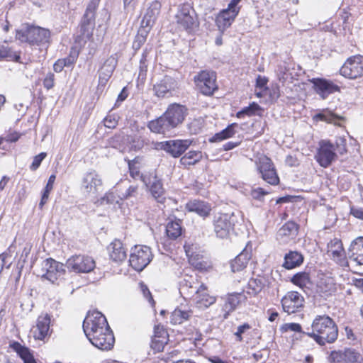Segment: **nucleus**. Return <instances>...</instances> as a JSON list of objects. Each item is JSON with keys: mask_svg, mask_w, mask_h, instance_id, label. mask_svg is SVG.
Returning <instances> with one entry per match:
<instances>
[{"mask_svg": "<svg viewBox=\"0 0 363 363\" xmlns=\"http://www.w3.org/2000/svg\"><path fill=\"white\" fill-rule=\"evenodd\" d=\"M147 144L146 139L140 135H135L132 140L131 147L135 150L142 149Z\"/></svg>", "mask_w": 363, "mask_h": 363, "instance_id": "52", "label": "nucleus"}, {"mask_svg": "<svg viewBox=\"0 0 363 363\" xmlns=\"http://www.w3.org/2000/svg\"><path fill=\"white\" fill-rule=\"evenodd\" d=\"M43 269L45 271L43 277L54 283L58 277L64 274L65 270L63 264L52 258L47 259L43 264Z\"/></svg>", "mask_w": 363, "mask_h": 363, "instance_id": "19", "label": "nucleus"}, {"mask_svg": "<svg viewBox=\"0 0 363 363\" xmlns=\"http://www.w3.org/2000/svg\"><path fill=\"white\" fill-rule=\"evenodd\" d=\"M196 87L206 96L212 95L218 89L216 74L213 71L202 70L194 77Z\"/></svg>", "mask_w": 363, "mask_h": 363, "instance_id": "9", "label": "nucleus"}, {"mask_svg": "<svg viewBox=\"0 0 363 363\" xmlns=\"http://www.w3.org/2000/svg\"><path fill=\"white\" fill-rule=\"evenodd\" d=\"M95 25V13L85 11L81 22V31L83 35H89Z\"/></svg>", "mask_w": 363, "mask_h": 363, "instance_id": "39", "label": "nucleus"}, {"mask_svg": "<svg viewBox=\"0 0 363 363\" xmlns=\"http://www.w3.org/2000/svg\"><path fill=\"white\" fill-rule=\"evenodd\" d=\"M328 361L329 363H363V355L354 348L331 351Z\"/></svg>", "mask_w": 363, "mask_h": 363, "instance_id": "11", "label": "nucleus"}, {"mask_svg": "<svg viewBox=\"0 0 363 363\" xmlns=\"http://www.w3.org/2000/svg\"><path fill=\"white\" fill-rule=\"evenodd\" d=\"M246 296L242 293H235L230 294L223 305V311H224L223 318H228L230 313L235 311L238 306L245 301Z\"/></svg>", "mask_w": 363, "mask_h": 363, "instance_id": "28", "label": "nucleus"}, {"mask_svg": "<svg viewBox=\"0 0 363 363\" xmlns=\"http://www.w3.org/2000/svg\"><path fill=\"white\" fill-rule=\"evenodd\" d=\"M340 74L349 79H357L363 76V56L354 55L349 57L340 69Z\"/></svg>", "mask_w": 363, "mask_h": 363, "instance_id": "13", "label": "nucleus"}, {"mask_svg": "<svg viewBox=\"0 0 363 363\" xmlns=\"http://www.w3.org/2000/svg\"><path fill=\"white\" fill-rule=\"evenodd\" d=\"M128 179L121 180L114 186L117 197L120 200H126L136 197L138 194V186L131 185Z\"/></svg>", "mask_w": 363, "mask_h": 363, "instance_id": "21", "label": "nucleus"}, {"mask_svg": "<svg viewBox=\"0 0 363 363\" xmlns=\"http://www.w3.org/2000/svg\"><path fill=\"white\" fill-rule=\"evenodd\" d=\"M178 88L177 82L170 76H164L154 85L155 94L159 98L170 97Z\"/></svg>", "mask_w": 363, "mask_h": 363, "instance_id": "17", "label": "nucleus"}, {"mask_svg": "<svg viewBox=\"0 0 363 363\" xmlns=\"http://www.w3.org/2000/svg\"><path fill=\"white\" fill-rule=\"evenodd\" d=\"M238 13V11L233 10L228 6L220 11L216 18V23L218 30L222 33L224 32L231 26Z\"/></svg>", "mask_w": 363, "mask_h": 363, "instance_id": "24", "label": "nucleus"}, {"mask_svg": "<svg viewBox=\"0 0 363 363\" xmlns=\"http://www.w3.org/2000/svg\"><path fill=\"white\" fill-rule=\"evenodd\" d=\"M50 323L51 319L49 314L43 313L39 315L36 325L33 329V337L35 340H44L50 336Z\"/></svg>", "mask_w": 363, "mask_h": 363, "instance_id": "20", "label": "nucleus"}, {"mask_svg": "<svg viewBox=\"0 0 363 363\" xmlns=\"http://www.w3.org/2000/svg\"><path fill=\"white\" fill-rule=\"evenodd\" d=\"M20 55V51L17 52L7 45H0V62L6 60L23 63Z\"/></svg>", "mask_w": 363, "mask_h": 363, "instance_id": "36", "label": "nucleus"}, {"mask_svg": "<svg viewBox=\"0 0 363 363\" xmlns=\"http://www.w3.org/2000/svg\"><path fill=\"white\" fill-rule=\"evenodd\" d=\"M152 258V254L149 247L136 245L132 250L129 262L135 270L140 272L150 262Z\"/></svg>", "mask_w": 363, "mask_h": 363, "instance_id": "10", "label": "nucleus"}, {"mask_svg": "<svg viewBox=\"0 0 363 363\" xmlns=\"http://www.w3.org/2000/svg\"><path fill=\"white\" fill-rule=\"evenodd\" d=\"M298 232V225L294 221L286 223L278 230L277 239L283 244H286L294 240Z\"/></svg>", "mask_w": 363, "mask_h": 363, "instance_id": "23", "label": "nucleus"}, {"mask_svg": "<svg viewBox=\"0 0 363 363\" xmlns=\"http://www.w3.org/2000/svg\"><path fill=\"white\" fill-rule=\"evenodd\" d=\"M318 286L320 292L326 296L333 294L337 290L336 284L331 278L320 280Z\"/></svg>", "mask_w": 363, "mask_h": 363, "instance_id": "43", "label": "nucleus"}, {"mask_svg": "<svg viewBox=\"0 0 363 363\" xmlns=\"http://www.w3.org/2000/svg\"><path fill=\"white\" fill-rule=\"evenodd\" d=\"M350 214L354 218L363 220V208L352 206L350 207Z\"/></svg>", "mask_w": 363, "mask_h": 363, "instance_id": "61", "label": "nucleus"}, {"mask_svg": "<svg viewBox=\"0 0 363 363\" xmlns=\"http://www.w3.org/2000/svg\"><path fill=\"white\" fill-rule=\"evenodd\" d=\"M148 52L147 49H145L142 55V57L140 60V66H139V76L142 80L146 78L147 71V56Z\"/></svg>", "mask_w": 363, "mask_h": 363, "instance_id": "49", "label": "nucleus"}, {"mask_svg": "<svg viewBox=\"0 0 363 363\" xmlns=\"http://www.w3.org/2000/svg\"><path fill=\"white\" fill-rule=\"evenodd\" d=\"M313 119L316 121H325L328 123H333L335 125H340L339 121L342 120L343 118L340 117L330 111L323 110L320 113L315 114Z\"/></svg>", "mask_w": 363, "mask_h": 363, "instance_id": "41", "label": "nucleus"}, {"mask_svg": "<svg viewBox=\"0 0 363 363\" xmlns=\"http://www.w3.org/2000/svg\"><path fill=\"white\" fill-rule=\"evenodd\" d=\"M312 82L316 92L325 99L328 94L339 90V87L333 82L323 79H313Z\"/></svg>", "mask_w": 363, "mask_h": 363, "instance_id": "31", "label": "nucleus"}, {"mask_svg": "<svg viewBox=\"0 0 363 363\" xmlns=\"http://www.w3.org/2000/svg\"><path fill=\"white\" fill-rule=\"evenodd\" d=\"M281 305L286 313H294L303 308L304 298L297 291H289L282 298Z\"/></svg>", "mask_w": 363, "mask_h": 363, "instance_id": "16", "label": "nucleus"}, {"mask_svg": "<svg viewBox=\"0 0 363 363\" xmlns=\"http://www.w3.org/2000/svg\"><path fill=\"white\" fill-rule=\"evenodd\" d=\"M116 193L115 191H109L106 193L101 199V203H103L104 201H106L107 203H118V200L116 199V197L115 196L114 194Z\"/></svg>", "mask_w": 363, "mask_h": 363, "instance_id": "60", "label": "nucleus"}, {"mask_svg": "<svg viewBox=\"0 0 363 363\" xmlns=\"http://www.w3.org/2000/svg\"><path fill=\"white\" fill-rule=\"evenodd\" d=\"M192 315L191 311H183L176 308L171 314V323L174 325L182 324Z\"/></svg>", "mask_w": 363, "mask_h": 363, "instance_id": "42", "label": "nucleus"}, {"mask_svg": "<svg viewBox=\"0 0 363 363\" xmlns=\"http://www.w3.org/2000/svg\"><path fill=\"white\" fill-rule=\"evenodd\" d=\"M248 285L249 287L252 289L254 294L259 293L262 289V283L260 280L250 279Z\"/></svg>", "mask_w": 363, "mask_h": 363, "instance_id": "59", "label": "nucleus"}, {"mask_svg": "<svg viewBox=\"0 0 363 363\" xmlns=\"http://www.w3.org/2000/svg\"><path fill=\"white\" fill-rule=\"evenodd\" d=\"M103 186L101 175L94 169L86 172L81 180V190L88 196L96 197Z\"/></svg>", "mask_w": 363, "mask_h": 363, "instance_id": "5", "label": "nucleus"}, {"mask_svg": "<svg viewBox=\"0 0 363 363\" xmlns=\"http://www.w3.org/2000/svg\"><path fill=\"white\" fill-rule=\"evenodd\" d=\"M335 145L328 140H321L319 143L318 152L315 156L318 164L326 168L335 160Z\"/></svg>", "mask_w": 363, "mask_h": 363, "instance_id": "14", "label": "nucleus"}, {"mask_svg": "<svg viewBox=\"0 0 363 363\" xmlns=\"http://www.w3.org/2000/svg\"><path fill=\"white\" fill-rule=\"evenodd\" d=\"M251 325L248 323H244L243 325H239L237 328V331L234 333L235 336L236 337V340L238 342H242V334L245 333L247 330L251 329Z\"/></svg>", "mask_w": 363, "mask_h": 363, "instance_id": "54", "label": "nucleus"}, {"mask_svg": "<svg viewBox=\"0 0 363 363\" xmlns=\"http://www.w3.org/2000/svg\"><path fill=\"white\" fill-rule=\"evenodd\" d=\"M140 290L143 292L144 296L148 300L149 303L152 305V306H154L155 304V301L153 300V298L152 296V294L147 288V286L144 284L143 283H140Z\"/></svg>", "mask_w": 363, "mask_h": 363, "instance_id": "58", "label": "nucleus"}, {"mask_svg": "<svg viewBox=\"0 0 363 363\" xmlns=\"http://www.w3.org/2000/svg\"><path fill=\"white\" fill-rule=\"evenodd\" d=\"M327 255L342 267L347 264L342 241L338 238H334L328 243Z\"/></svg>", "mask_w": 363, "mask_h": 363, "instance_id": "18", "label": "nucleus"}, {"mask_svg": "<svg viewBox=\"0 0 363 363\" xmlns=\"http://www.w3.org/2000/svg\"><path fill=\"white\" fill-rule=\"evenodd\" d=\"M9 347L16 352L24 363H37L30 350L17 341H11Z\"/></svg>", "mask_w": 363, "mask_h": 363, "instance_id": "32", "label": "nucleus"}, {"mask_svg": "<svg viewBox=\"0 0 363 363\" xmlns=\"http://www.w3.org/2000/svg\"><path fill=\"white\" fill-rule=\"evenodd\" d=\"M45 152H41L39 155L34 157L32 164L30 166V169L32 171L36 170L40 165L42 161L46 157Z\"/></svg>", "mask_w": 363, "mask_h": 363, "instance_id": "56", "label": "nucleus"}, {"mask_svg": "<svg viewBox=\"0 0 363 363\" xmlns=\"http://www.w3.org/2000/svg\"><path fill=\"white\" fill-rule=\"evenodd\" d=\"M150 28H146L140 26L138 34L136 35L135 40L133 43V49L138 50L142 45L145 43L148 33L150 31Z\"/></svg>", "mask_w": 363, "mask_h": 363, "instance_id": "47", "label": "nucleus"}, {"mask_svg": "<svg viewBox=\"0 0 363 363\" xmlns=\"http://www.w3.org/2000/svg\"><path fill=\"white\" fill-rule=\"evenodd\" d=\"M55 85V74L52 72H49L45 76L43 80L44 87L49 90L52 89Z\"/></svg>", "mask_w": 363, "mask_h": 363, "instance_id": "57", "label": "nucleus"}, {"mask_svg": "<svg viewBox=\"0 0 363 363\" xmlns=\"http://www.w3.org/2000/svg\"><path fill=\"white\" fill-rule=\"evenodd\" d=\"M83 330L89 341L96 348L110 350L115 342L113 333L101 312L89 311L83 322Z\"/></svg>", "mask_w": 363, "mask_h": 363, "instance_id": "1", "label": "nucleus"}, {"mask_svg": "<svg viewBox=\"0 0 363 363\" xmlns=\"http://www.w3.org/2000/svg\"><path fill=\"white\" fill-rule=\"evenodd\" d=\"M128 168L130 176L133 179H136L138 177H143L140 174L139 168L136 166V159L128 161Z\"/></svg>", "mask_w": 363, "mask_h": 363, "instance_id": "55", "label": "nucleus"}, {"mask_svg": "<svg viewBox=\"0 0 363 363\" xmlns=\"http://www.w3.org/2000/svg\"><path fill=\"white\" fill-rule=\"evenodd\" d=\"M150 191L152 196L157 201V202L162 203L165 199L164 189L163 188L162 182L157 177L153 178L150 182Z\"/></svg>", "mask_w": 363, "mask_h": 363, "instance_id": "38", "label": "nucleus"}, {"mask_svg": "<svg viewBox=\"0 0 363 363\" xmlns=\"http://www.w3.org/2000/svg\"><path fill=\"white\" fill-rule=\"evenodd\" d=\"M303 261V257L301 254L296 251H291L285 255L283 267L287 269H291L300 266Z\"/></svg>", "mask_w": 363, "mask_h": 363, "instance_id": "37", "label": "nucleus"}, {"mask_svg": "<svg viewBox=\"0 0 363 363\" xmlns=\"http://www.w3.org/2000/svg\"><path fill=\"white\" fill-rule=\"evenodd\" d=\"M175 20L179 28L189 33L198 26L195 12L189 4H184L179 6Z\"/></svg>", "mask_w": 363, "mask_h": 363, "instance_id": "7", "label": "nucleus"}, {"mask_svg": "<svg viewBox=\"0 0 363 363\" xmlns=\"http://www.w3.org/2000/svg\"><path fill=\"white\" fill-rule=\"evenodd\" d=\"M161 6V3L159 1H152L147 9V11L142 19L140 26L150 28L151 29L160 15Z\"/></svg>", "mask_w": 363, "mask_h": 363, "instance_id": "26", "label": "nucleus"}, {"mask_svg": "<svg viewBox=\"0 0 363 363\" xmlns=\"http://www.w3.org/2000/svg\"><path fill=\"white\" fill-rule=\"evenodd\" d=\"M167 342L168 334L167 331L162 326H155L154 329V335L151 342V348L155 352H160L163 350Z\"/></svg>", "mask_w": 363, "mask_h": 363, "instance_id": "27", "label": "nucleus"}, {"mask_svg": "<svg viewBox=\"0 0 363 363\" xmlns=\"http://www.w3.org/2000/svg\"><path fill=\"white\" fill-rule=\"evenodd\" d=\"M236 216L232 213H219L213 220L214 232L218 238H227L234 230Z\"/></svg>", "mask_w": 363, "mask_h": 363, "instance_id": "8", "label": "nucleus"}, {"mask_svg": "<svg viewBox=\"0 0 363 363\" xmlns=\"http://www.w3.org/2000/svg\"><path fill=\"white\" fill-rule=\"evenodd\" d=\"M110 258L116 262L124 261L127 257V250L119 240H113L108 247Z\"/></svg>", "mask_w": 363, "mask_h": 363, "instance_id": "30", "label": "nucleus"}, {"mask_svg": "<svg viewBox=\"0 0 363 363\" xmlns=\"http://www.w3.org/2000/svg\"><path fill=\"white\" fill-rule=\"evenodd\" d=\"M251 257V252L247 247L231 262L230 267L233 272L243 270Z\"/></svg>", "mask_w": 363, "mask_h": 363, "instance_id": "34", "label": "nucleus"}, {"mask_svg": "<svg viewBox=\"0 0 363 363\" xmlns=\"http://www.w3.org/2000/svg\"><path fill=\"white\" fill-rule=\"evenodd\" d=\"M117 58L114 55L110 56L99 70V77L101 84H105L111 77L116 65Z\"/></svg>", "mask_w": 363, "mask_h": 363, "instance_id": "29", "label": "nucleus"}, {"mask_svg": "<svg viewBox=\"0 0 363 363\" xmlns=\"http://www.w3.org/2000/svg\"><path fill=\"white\" fill-rule=\"evenodd\" d=\"M186 209L189 212L196 213L201 217L208 216L211 211V206L201 201H189L186 203Z\"/></svg>", "mask_w": 363, "mask_h": 363, "instance_id": "35", "label": "nucleus"}, {"mask_svg": "<svg viewBox=\"0 0 363 363\" xmlns=\"http://www.w3.org/2000/svg\"><path fill=\"white\" fill-rule=\"evenodd\" d=\"M55 174H52L50 176L49 179H48V183L46 184V186L44 189V192L43 194L49 196L50 194V192L51 191V190L53 188V184L55 181Z\"/></svg>", "mask_w": 363, "mask_h": 363, "instance_id": "62", "label": "nucleus"}, {"mask_svg": "<svg viewBox=\"0 0 363 363\" xmlns=\"http://www.w3.org/2000/svg\"><path fill=\"white\" fill-rule=\"evenodd\" d=\"M349 259L350 263L363 264V237H359L352 242L349 249Z\"/></svg>", "mask_w": 363, "mask_h": 363, "instance_id": "25", "label": "nucleus"}, {"mask_svg": "<svg viewBox=\"0 0 363 363\" xmlns=\"http://www.w3.org/2000/svg\"><path fill=\"white\" fill-rule=\"evenodd\" d=\"M77 55H72L62 59L64 67H69L72 65L77 60Z\"/></svg>", "mask_w": 363, "mask_h": 363, "instance_id": "63", "label": "nucleus"}, {"mask_svg": "<svg viewBox=\"0 0 363 363\" xmlns=\"http://www.w3.org/2000/svg\"><path fill=\"white\" fill-rule=\"evenodd\" d=\"M201 291L195 294L196 305L199 308H208L216 302V297L210 296L207 293V287L203 284H200Z\"/></svg>", "mask_w": 363, "mask_h": 363, "instance_id": "33", "label": "nucleus"}, {"mask_svg": "<svg viewBox=\"0 0 363 363\" xmlns=\"http://www.w3.org/2000/svg\"><path fill=\"white\" fill-rule=\"evenodd\" d=\"M306 335L313 338L318 345L333 343L338 336V328L334 320L327 315H319L313 319L311 328H306Z\"/></svg>", "mask_w": 363, "mask_h": 363, "instance_id": "2", "label": "nucleus"}, {"mask_svg": "<svg viewBox=\"0 0 363 363\" xmlns=\"http://www.w3.org/2000/svg\"><path fill=\"white\" fill-rule=\"evenodd\" d=\"M255 166L264 181L271 185H277L279 183L274 164L269 157L261 155L255 160Z\"/></svg>", "mask_w": 363, "mask_h": 363, "instance_id": "6", "label": "nucleus"}, {"mask_svg": "<svg viewBox=\"0 0 363 363\" xmlns=\"http://www.w3.org/2000/svg\"><path fill=\"white\" fill-rule=\"evenodd\" d=\"M190 140H172L165 142L157 143L155 148L164 150L174 157L181 156L191 145Z\"/></svg>", "mask_w": 363, "mask_h": 363, "instance_id": "15", "label": "nucleus"}, {"mask_svg": "<svg viewBox=\"0 0 363 363\" xmlns=\"http://www.w3.org/2000/svg\"><path fill=\"white\" fill-rule=\"evenodd\" d=\"M309 274L306 272L296 273L291 279V281L294 284L299 286L300 288H303L304 286H306V284L309 283Z\"/></svg>", "mask_w": 363, "mask_h": 363, "instance_id": "48", "label": "nucleus"}, {"mask_svg": "<svg viewBox=\"0 0 363 363\" xmlns=\"http://www.w3.org/2000/svg\"><path fill=\"white\" fill-rule=\"evenodd\" d=\"M269 194V191L264 190L262 188L257 187L255 189H252L250 192V196L255 200H257L259 201H263L264 196Z\"/></svg>", "mask_w": 363, "mask_h": 363, "instance_id": "51", "label": "nucleus"}, {"mask_svg": "<svg viewBox=\"0 0 363 363\" xmlns=\"http://www.w3.org/2000/svg\"><path fill=\"white\" fill-rule=\"evenodd\" d=\"M200 284L196 278L185 276L180 283L179 292L185 298H191L201 291Z\"/></svg>", "mask_w": 363, "mask_h": 363, "instance_id": "22", "label": "nucleus"}, {"mask_svg": "<svg viewBox=\"0 0 363 363\" xmlns=\"http://www.w3.org/2000/svg\"><path fill=\"white\" fill-rule=\"evenodd\" d=\"M201 158L202 152L201 151H189L180 159V163L184 167L194 165Z\"/></svg>", "mask_w": 363, "mask_h": 363, "instance_id": "45", "label": "nucleus"}, {"mask_svg": "<svg viewBox=\"0 0 363 363\" xmlns=\"http://www.w3.org/2000/svg\"><path fill=\"white\" fill-rule=\"evenodd\" d=\"M68 269L76 273H89L96 267L91 257L84 255H75L70 257L66 262Z\"/></svg>", "mask_w": 363, "mask_h": 363, "instance_id": "12", "label": "nucleus"}, {"mask_svg": "<svg viewBox=\"0 0 363 363\" xmlns=\"http://www.w3.org/2000/svg\"><path fill=\"white\" fill-rule=\"evenodd\" d=\"M268 79L267 77L259 75L256 79V86L259 89L265 88Z\"/></svg>", "mask_w": 363, "mask_h": 363, "instance_id": "64", "label": "nucleus"}, {"mask_svg": "<svg viewBox=\"0 0 363 363\" xmlns=\"http://www.w3.org/2000/svg\"><path fill=\"white\" fill-rule=\"evenodd\" d=\"M238 127V124L233 123L228 125L225 129L216 133L213 137L210 140L211 142H220L223 140L228 139L233 137L236 133V128Z\"/></svg>", "mask_w": 363, "mask_h": 363, "instance_id": "40", "label": "nucleus"}, {"mask_svg": "<svg viewBox=\"0 0 363 363\" xmlns=\"http://www.w3.org/2000/svg\"><path fill=\"white\" fill-rule=\"evenodd\" d=\"M281 330L284 333L288 331H293L298 333L301 335H306V331H303L302 330L301 325L299 323H285L281 327Z\"/></svg>", "mask_w": 363, "mask_h": 363, "instance_id": "50", "label": "nucleus"}, {"mask_svg": "<svg viewBox=\"0 0 363 363\" xmlns=\"http://www.w3.org/2000/svg\"><path fill=\"white\" fill-rule=\"evenodd\" d=\"M337 151L340 155L346 152V139L343 137H337L335 140V151Z\"/></svg>", "mask_w": 363, "mask_h": 363, "instance_id": "53", "label": "nucleus"}, {"mask_svg": "<svg viewBox=\"0 0 363 363\" xmlns=\"http://www.w3.org/2000/svg\"><path fill=\"white\" fill-rule=\"evenodd\" d=\"M262 111V108L258 104L252 102L248 106L244 107L242 110L238 111L236 114V116L239 118H242L245 116H260Z\"/></svg>", "mask_w": 363, "mask_h": 363, "instance_id": "44", "label": "nucleus"}, {"mask_svg": "<svg viewBox=\"0 0 363 363\" xmlns=\"http://www.w3.org/2000/svg\"><path fill=\"white\" fill-rule=\"evenodd\" d=\"M50 37L49 30L38 26H28L25 30H17L16 38L21 43L30 45H40L48 43Z\"/></svg>", "mask_w": 363, "mask_h": 363, "instance_id": "4", "label": "nucleus"}, {"mask_svg": "<svg viewBox=\"0 0 363 363\" xmlns=\"http://www.w3.org/2000/svg\"><path fill=\"white\" fill-rule=\"evenodd\" d=\"M182 228L179 220L169 221L166 226L167 235L172 240L179 238L182 235Z\"/></svg>", "mask_w": 363, "mask_h": 363, "instance_id": "46", "label": "nucleus"}, {"mask_svg": "<svg viewBox=\"0 0 363 363\" xmlns=\"http://www.w3.org/2000/svg\"><path fill=\"white\" fill-rule=\"evenodd\" d=\"M187 114L185 106L173 104L167 108L164 113L148 123L149 129L155 133L165 134L181 124Z\"/></svg>", "mask_w": 363, "mask_h": 363, "instance_id": "3", "label": "nucleus"}]
</instances>
